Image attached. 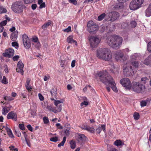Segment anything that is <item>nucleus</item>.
I'll list each match as a JSON object with an SVG mask.
<instances>
[{"label": "nucleus", "instance_id": "f257e3e1", "mask_svg": "<svg viewBox=\"0 0 151 151\" xmlns=\"http://www.w3.org/2000/svg\"><path fill=\"white\" fill-rule=\"evenodd\" d=\"M100 81L106 85V88L108 92L110 91V87L115 92H117V89L116 84L113 78L106 71H101L98 73Z\"/></svg>", "mask_w": 151, "mask_h": 151}, {"label": "nucleus", "instance_id": "f03ea898", "mask_svg": "<svg viewBox=\"0 0 151 151\" xmlns=\"http://www.w3.org/2000/svg\"><path fill=\"white\" fill-rule=\"evenodd\" d=\"M139 66V62L134 61L130 64H124L123 69L124 74L127 76H129L134 74L137 70Z\"/></svg>", "mask_w": 151, "mask_h": 151}, {"label": "nucleus", "instance_id": "7ed1b4c3", "mask_svg": "<svg viewBox=\"0 0 151 151\" xmlns=\"http://www.w3.org/2000/svg\"><path fill=\"white\" fill-rule=\"evenodd\" d=\"M109 45L115 49H118L121 45L123 39L121 37L115 35H110L107 39Z\"/></svg>", "mask_w": 151, "mask_h": 151}, {"label": "nucleus", "instance_id": "20e7f679", "mask_svg": "<svg viewBox=\"0 0 151 151\" xmlns=\"http://www.w3.org/2000/svg\"><path fill=\"white\" fill-rule=\"evenodd\" d=\"M96 56L99 59L109 61L112 58V54L110 50L107 48H103L98 49L97 51Z\"/></svg>", "mask_w": 151, "mask_h": 151}, {"label": "nucleus", "instance_id": "39448f33", "mask_svg": "<svg viewBox=\"0 0 151 151\" xmlns=\"http://www.w3.org/2000/svg\"><path fill=\"white\" fill-rule=\"evenodd\" d=\"M143 2V0H132L129 4V8L132 10H136L141 6Z\"/></svg>", "mask_w": 151, "mask_h": 151}, {"label": "nucleus", "instance_id": "423d86ee", "mask_svg": "<svg viewBox=\"0 0 151 151\" xmlns=\"http://www.w3.org/2000/svg\"><path fill=\"white\" fill-rule=\"evenodd\" d=\"M145 88V86L139 82L133 83L132 87V89L133 91L138 93H140L144 92Z\"/></svg>", "mask_w": 151, "mask_h": 151}, {"label": "nucleus", "instance_id": "0eeeda50", "mask_svg": "<svg viewBox=\"0 0 151 151\" xmlns=\"http://www.w3.org/2000/svg\"><path fill=\"white\" fill-rule=\"evenodd\" d=\"M88 40L91 46L93 48L97 46L101 41V39L98 36H90L88 37Z\"/></svg>", "mask_w": 151, "mask_h": 151}, {"label": "nucleus", "instance_id": "6e6552de", "mask_svg": "<svg viewBox=\"0 0 151 151\" xmlns=\"http://www.w3.org/2000/svg\"><path fill=\"white\" fill-rule=\"evenodd\" d=\"M88 30L90 33H95L98 30V27L96 24L93 21H89L87 25Z\"/></svg>", "mask_w": 151, "mask_h": 151}, {"label": "nucleus", "instance_id": "1a4fd4ad", "mask_svg": "<svg viewBox=\"0 0 151 151\" xmlns=\"http://www.w3.org/2000/svg\"><path fill=\"white\" fill-rule=\"evenodd\" d=\"M119 16V14L117 12L113 11L106 14V20L107 21L113 22L115 21Z\"/></svg>", "mask_w": 151, "mask_h": 151}, {"label": "nucleus", "instance_id": "9d476101", "mask_svg": "<svg viewBox=\"0 0 151 151\" xmlns=\"http://www.w3.org/2000/svg\"><path fill=\"white\" fill-rule=\"evenodd\" d=\"M22 41L24 47L26 49H29L31 46L30 40L27 35L24 34L22 35Z\"/></svg>", "mask_w": 151, "mask_h": 151}, {"label": "nucleus", "instance_id": "9b49d317", "mask_svg": "<svg viewBox=\"0 0 151 151\" xmlns=\"http://www.w3.org/2000/svg\"><path fill=\"white\" fill-rule=\"evenodd\" d=\"M120 83L124 86L126 88L127 90H130L131 87V81L127 78H124L122 79L120 81Z\"/></svg>", "mask_w": 151, "mask_h": 151}, {"label": "nucleus", "instance_id": "f8f14e48", "mask_svg": "<svg viewBox=\"0 0 151 151\" xmlns=\"http://www.w3.org/2000/svg\"><path fill=\"white\" fill-rule=\"evenodd\" d=\"M14 53V50L12 49L9 48L6 50L5 53L3 54V55L5 57L10 58L13 56Z\"/></svg>", "mask_w": 151, "mask_h": 151}, {"label": "nucleus", "instance_id": "ddd939ff", "mask_svg": "<svg viewBox=\"0 0 151 151\" xmlns=\"http://www.w3.org/2000/svg\"><path fill=\"white\" fill-rule=\"evenodd\" d=\"M58 106L59 108L58 109H54L50 106H47V109L49 111H51L55 113H56L60 112L62 110V105H59Z\"/></svg>", "mask_w": 151, "mask_h": 151}, {"label": "nucleus", "instance_id": "4468645a", "mask_svg": "<svg viewBox=\"0 0 151 151\" xmlns=\"http://www.w3.org/2000/svg\"><path fill=\"white\" fill-rule=\"evenodd\" d=\"M78 141L80 145H82L83 142L86 140V137L83 134H78Z\"/></svg>", "mask_w": 151, "mask_h": 151}, {"label": "nucleus", "instance_id": "2eb2a0df", "mask_svg": "<svg viewBox=\"0 0 151 151\" xmlns=\"http://www.w3.org/2000/svg\"><path fill=\"white\" fill-rule=\"evenodd\" d=\"M22 134L24 137H22V140L23 143L26 142L27 145L29 147H30V143L29 140L27 138V135L25 132H22Z\"/></svg>", "mask_w": 151, "mask_h": 151}, {"label": "nucleus", "instance_id": "dca6fc26", "mask_svg": "<svg viewBox=\"0 0 151 151\" xmlns=\"http://www.w3.org/2000/svg\"><path fill=\"white\" fill-rule=\"evenodd\" d=\"M7 117L8 119H12L14 121H16L17 120V114L13 112L9 113L8 114Z\"/></svg>", "mask_w": 151, "mask_h": 151}, {"label": "nucleus", "instance_id": "f3484780", "mask_svg": "<svg viewBox=\"0 0 151 151\" xmlns=\"http://www.w3.org/2000/svg\"><path fill=\"white\" fill-rule=\"evenodd\" d=\"M124 55L123 53L121 51L117 52L115 54V59L117 60H119L122 58Z\"/></svg>", "mask_w": 151, "mask_h": 151}, {"label": "nucleus", "instance_id": "a211bd4d", "mask_svg": "<svg viewBox=\"0 0 151 151\" xmlns=\"http://www.w3.org/2000/svg\"><path fill=\"white\" fill-rule=\"evenodd\" d=\"M18 36V32L17 31H15L11 34L10 38L12 41L16 40Z\"/></svg>", "mask_w": 151, "mask_h": 151}, {"label": "nucleus", "instance_id": "6ab92c4d", "mask_svg": "<svg viewBox=\"0 0 151 151\" xmlns=\"http://www.w3.org/2000/svg\"><path fill=\"white\" fill-rule=\"evenodd\" d=\"M19 3L18 2L14 3L12 4V9L14 12H18L19 10Z\"/></svg>", "mask_w": 151, "mask_h": 151}, {"label": "nucleus", "instance_id": "aec40b11", "mask_svg": "<svg viewBox=\"0 0 151 151\" xmlns=\"http://www.w3.org/2000/svg\"><path fill=\"white\" fill-rule=\"evenodd\" d=\"M145 16L149 17L151 16V3L150 4L148 8L145 10Z\"/></svg>", "mask_w": 151, "mask_h": 151}, {"label": "nucleus", "instance_id": "412c9836", "mask_svg": "<svg viewBox=\"0 0 151 151\" xmlns=\"http://www.w3.org/2000/svg\"><path fill=\"white\" fill-rule=\"evenodd\" d=\"M143 63L147 65L151 66V54L144 60Z\"/></svg>", "mask_w": 151, "mask_h": 151}, {"label": "nucleus", "instance_id": "4be33fe9", "mask_svg": "<svg viewBox=\"0 0 151 151\" xmlns=\"http://www.w3.org/2000/svg\"><path fill=\"white\" fill-rule=\"evenodd\" d=\"M53 22L50 20H49L47 22L45 23L42 26V28L43 29H46L51 24H52Z\"/></svg>", "mask_w": 151, "mask_h": 151}, {"label": "nucleus", "instance_id": "5701e85b", "mask_svg": "<svg viewBox=\"0 0 151 151\" xmlns=\"http://www.w3.org/2000/svg\"><path fill=\"white\" fill-rule=\"evenodd\" d=\"M67 41L68 43H73L75 42V45H77V42L76 40H73L72 37L71 36H69L67 38Z\"/></svg>", "mask_w": 151, "mask_h": 151}, {"label": "nucleus", "instance_id": "b1692460", "mask_svg": "<svg viewBox=\"0 0 151 151\" xmlns=\"http://www.w3.org/2000/svg\"><path fill=\"white\" fill-rule=\"evenodd\" d=\"M24 64L22 62L19 61V73H21L22 75H24Z\"/></svg>", "mask_w": 151, "mask_h": 151}, {"label": "nucleus", "instance_id": "393cba45", "mask_svg": "<svg viewBox=\"0 0 151 151\" xmlns=\"http://www.w3.org/2000/svg\"><path fill=\"white\" fill-rule=\"evenodd\" d=\"M10 110V109L9 107L6 106L3 107L2 110V113L3 115H6Z\"/></svg>", "mask_w": 151, "mask_h": 151}, {"label": "nucleus", "instance_id": "a878e982", "mask_svg": "<svg viewBox=\"0 0 151 151\" xmlns=\"http://www.w3.org/2000/svg\"><path fill=\"white\" fill-rule=\"evenodd\" d=\"M50 92L52 96H55L57 93V88L55 87L53 88L51 90Z\"/></svg>", "mask_w": 151, "mask_h": 151}, {"label": "nucleus", "instance_id": "bb28decb", "mask_svg": "<svg viewBox=\"0 0 151 151\" xmlns=\"http://www.w3.org/2000/svg\"><path fill=\"white\" fill-rule=\"evenodd\" d=\"M124 143L120 139L116 140L114 142V145L117 146L122 145Z\"/></svg>", "mask_w": 151, "mask_h": 151}, {"label": "nucleus", "instance_id": "cd10ccee", "mask_svg": "<svg viewBox=\"0 0 151 151\" xmlns=\"http://www.w3.org/2000/svg\"><path fill=\"white\" fill-rule=\"evenodd\" d=\"M5 128L9 136L11 138L13 137L14 136L12 133V130L7 127H5Z\"/></svg>", "mask_w": 151, "mask_h": 151}, {"label": "nucleus", "instance_id": "c85d7f7f", "mask_svg": "<svg viewBox=\"0 0 151 151\" xmlns=\"http://www.w3.org/2000/svg\"><path fill=\"white\" fill-rule=\"evenodd\" d=\"M70 147L71 149H73L76 147V142L74 140H71L70 142Z\"/></svg>", "mask_w": 151, "mask_h": 151}, {"label": "nucleus", "instance_id": "c756f323", "mask_svg": "<svg viewBox=\"0 0 151 151\" xmlns=\"http://www.w3.org/2000/svg\"><path fill=\"white\" fill-rule=\"evenodd\" d=\"M84 129L88 131L91 133H93L95 132V129L92 127H86L84 128Z\"/></svg>", "mask_w": 151, "mask_h": 151}, {"label": "nucleus", "instance_id": "7c9ffc66", "mask_svg": "<svg viewBox=\"0 0 151 151\" xmlns=\"http://www.w3.org/2000/svg\"><path fill=\"white\" fill-rule=\"evenodd\" d=\"M106 14L105 13H103L99 15L98 17V20L100 21L102 20L105 17H106Z\"/></svg>", "mask_w": 151, "mask_h": 151}, {"label": "nucleus", "instance_id": "2f4dec72", "mask_svg": "<svg viewBox=\"0 0 151 151\" xmlns=\"http://www.w3.org/2000/svg\"><path fill=\"white\" fill-rule=\"evenodd\" d=\"M66 137H64L63 138V140L62 142L58 145L59 147H60L61 146H63L66 140Z\"/></svg>", "mask_w": 151, "mask_h": 151}, {"label": "nucleus", "instance_id": "473e14b6", "mask_svg": "<svg viewBox=\"0 0 151 151\" xmlns=\"http://www.w3.org/2000/svg\"><path fill=\"white\" fill-rule=\"evenodd\" d=\"M52 100H54V103L55 105L57 106V107H58V105H61V104H60V103H62L63 102L61 101H60V100H55L54 99H53Z\"/></svg>", "mask_w": 151, "mask_h": 151}, {"label": "nucleus", "instance_id": "72a5a7b5", "mask_svg": "<svg viewBox=\"0 0 151 151\" xmlns=\"http://www.w3.org/2000/svg\"><path fill=\"white\" fill-rule=\"evenodd\" d=\"M122 28L124 29L127 28L129 26L128 23L127 22H123L121 24Z\"/></svg>", "mask_w": 151, "mask_h": 151}, {"label": "nucleus", "instance_id": "f704fd0d", "mask_svg": "<svg viewBox=\"0 0 151 151\" xmlns=\"http://www.w3.org/2000/svg\"><path fill=\"white\" fill-rule=\"evenodd\" d=\"M6 12V8L2 6H0V13H5Z\"/></svg>", "mask_w": 151, "mask_h": 151}, {"label": "nucleus", "instance_id": "c9c22d12", "mask_svg": "<svg viewBox=\"0 0 151 151\" xmlns=\"http://www.w3.org/2000/svg\"><path fill=\"white\" fill-rule=\"evenodd\" d=\"M148 102L149 101L147 100L145 101V100H142L141 102V106L142 107H144L146 105L147 102Z\"/></svg>", "mask_w": 151, "mask_h": 151}, {"label": "nucleus", "instance_id": "e433bc0d", "mask_svg": "<svg viewBox=\"0 0 151 151\" xmlns=\"http://www.w3.org/2000/svg\"><path fill=\"white\" fill-rule=\"evenodd\" d=\"M134 118L135 120H138L139 118V113L137 112H135L133 115Z\"/></svg>", "mask_w": 151, "mask_h": 151}, {"label": "nucleus", "instance_id": "4c0bfd02", "mask_svg": "<svg viewBox=\"0 0 151 151\" xmlns=\"http://www.w3.org/2000/svg\"><path fill=\"white\" fill-rule=\"evenodd\" d=\"M32 44L35 46V47L36 48L38 49H39L40 48L41 46L40 43L39 42H37L36 43H32Z\"/></svg>", "mask_w": 151, "mask_h": 151}, {"label": "nucleus", "instance_id": "58836bf2", "mask_svg": "<svg viewBox=\"0 0 151 151\" xmlns=\"http://www.w3.org/2000/svg\"><path fill=\"white\" fill-rule=\"evenodd\" d=\"M1 82L4 84H7L8 83L5 76L3 77V79L2 80H1Z\"/></svg>", "mask_w": 151, "mask_h": 151}, {"label": "nucleus", "instance_id": "ea45409f", "mask_svg": "<svg viewBox=\"0 0 151 151\" xmlns=\"http://www.w3.org/2000/svg\"><path fill=\"white\" fill-rule=\"evenodd\" d=\"M43 122L45 124H47L49 122L48 118L47 116H44L43 119Z\"/></svg>", "mask_w": 151, "mask_h": 151}, {"label": "nucleus", "instance_id": "a19ab883", "mask_svg": "<svg viewBox=\"0 0 151 151\" xmlns=\"http://www.w3.org/2000/svg\"><path fill=\"white\" fill-rule=\"evenodd\" d=\"M107 26H102L101 29V32H103L104 31L107 32L108 29H107Z\"/></svg>", "mask_w": 151, "mask_h": 151}, {"label": "nucleus", "instance_id": "79ce46f5", "mask_svg": "<svg viewBox=\"0 0 151 151\" xmlns=\"http://www.w3.org/2000/svg\"><path fill=\"white\" fill-rule=\"evenodd\" d=\"M136 25V22L134 21H132L130 22V25L132 27L134 28L135 27Z\"/></svg>", "mask_w": 151, "mask_h": 151}, {"label": "nucleus", "instance_id": "37998d69", "mask_svg": "<svg viewBox=\"0 0 151 151\" xmlns=\"http://www.w3.org/2000/svg\"><path fill=\"white\" fill-rule=\"evenodd\" d=\"M147 49L148 51L151 52V42H149L147 45Z\"/></svg>", "mask_w": 151, "mask_h": 151}, {"label": "nucleus", "instance_id": "c03bdc74", "mask_svg": "<svg viewBox=\"0 0 151 151\" xmlns=\"http://www.w3.org/2000/svg\"><path fill=\"white\" fill-rule=\"evenodd\" d=\"M50 140L51 141L56 142L58 141V138L56 137H51L50 138Z\"/></svg>", "mask_w": 151, "mask_h": 151}, {"label": "nucleus", "instance_id": "a18cd8bd", "mask_svg": "<svg viewBox=\"0 0 151 151\" xmlns=\"http://www.w3.org/2000/svg\"><path fill=\"white\" fill-rule=\"evenodd\" d=\"M26 87L29 92H30L31 91L32 88L29 84V85H26Z\"/></svg>", "mask_w": 151, "mask_h": 151}, {"label": "nucleus", "instance_id": "49530a36", "mask_svg": "<svg viewBox=\"0 0 151 151\" xmlns=\"http://www.w3.org/2000/svg\"><path fill=\"white\" fill-rule=\"evenodd\" d=\"M71 27L70 26H68V27L63 30V31L65 32H69L71 31Z\"/></svg>", "mask_w": 151, "mask_h": 151}, {"label": "nucleus", "instance_id": "de8ad7c7", "mask_svg": "<svg viewBox=\"0 0 151 151\" xmlns=\"http://www.w3.org/2000/svg\"><path fill=\"white\" fill-rule=\"evenodd\" d=\"M4 99L5 100L8 101H11L13 99L10 96H6L4 97Z\"/></svg>", "mask_w": 151, "mask_h": 151}, {"label": "nucleus", "instance_id": "09e8293b", "mask_svg": "<svg viewBox=\"0 0 151 151\" xmlns=\"http://www.w3.org/2000/svg\"><path fill=\"white\" fill-rule=\"evenodd\" d=\"M101 131V127H99L96 130V132L98 134H100Z\"/></svg>", "mask_w": 151, "mask_h": 151}, {"label": "nucleus", "instance_id": "8fccbe9b", "mask_svg": "<svg viewBox=\"0 0 151 151\" xmlns=\"http://www.w3.org/2000/svg\"><path fill=\"white\" fill-rule=\"evenodd\" d=\"M12 46L14 47H18V43L17 42H12Z\"/></svg>", "mask_w": 151, "mask_h": 151}, {"label": "nucleus", "instance_id": "3c124183", "mask_svg": "<svg viewBox=\"0 0 151 151\" xmlns=\"http://www.w3.org/2000/svg\"><path fill=\"white\" fill-rule=\"evenodd\" d=\"M70 129V127H68V128L67 129L65 130L64 133L66 135H68L69 134V130Z\"/></svg>", "mask_w": 151, "mask_h": 151}, {"label": "nucleus", "instance_id": "603ef678", "mask_svg": "<svg viewBox=\"0 0 151 151\" xmlns=\"http://www.w3.org/2000/svg\"><path fill=\"white\" fill-rule=\"evenodd\" d=\"M32 41L34 42L33 43H36L38 42V38L37 37L35 38H32Z\"/></svg>", "mask_w": 151, "mask_h": 151}, {"label": "nucleus", "instance_id": "864d4df0", "mask_svg": "<svg viewBox=\"0 0 151 151\" xmlns=\"http://www.w3.org/2000/svg\"><path fill=\"white\" fill-rule=\"evenodd\" d=\"M69 2L73 3L74 5H76L77 4V1L76 0H68Z\"/></svg>", "mask_w": 151, "mask_h": 151}, {"label": "nucleus", "instance_id": "5fc2aeb1", "mask_svg": "<svg viewBox=\"0 0 151 151\" xmlns=\"http://www.w3.org/2000/svg\"><path fill=\"white\" fill-rule=\"evenodd\" d=\"M10 150L14 151H18V149L17 148H15L14 146H12L9 147Z\"/></svg>", "mask_w": 151, "mask_h": 151}, {"label": "nucleus", "instance_id": "6e6d98bb", "mask_svg": "<svg viewBox=\"0 0 151 151\" xmlns=\"http://www.w3.org/2000/svg\"><path fill=\"white\" fill-rule=\"evenodd\" d=\"M38 96L40 99L41 101H42L44 100V98L41 93H39L38 94Z\"/></svg>", "mask_w": 151, "mask_h": 151}, {"label": "nucleus", "instance_id": "4d7b16f0", "mask_svg": "<svg viewBox=\"0 0 151 151\" xmlns=\"http://www.w3.org/2000/svg\"><path fill=\"white\" fill-rule=\"evenodd\" d=\"M7 22L6 20H4L1 22L0 23V25L2 26H5L6 25Z\"/></svg>", "mask_w": 151, "mask_h": 151}, {"label": "nucleus", "instance_id": "13d9d810", "mask_svg": "<svg viewBox=\"0 0 151 151\" xmlns=\"http://www.w3.org/2000/svg\"><path fill=\"white\" fill-rule=\"evenodd\" d=\"M25 127L24 126V124H19V129L22 130H24L25 129Z\"/></svg>", "mask_w": 151, "mask_h": 151}, {"label": "nucleus", "instance_id": "bf43d9fd", "mask_svg": "<svg viewBox=\"0 0 151 151\" xmlns=\"http://www.w3.org/2000/svg\"><path fill=\"white\" fill-rule=\"evenodd\" d=\"M27 127L28 129L30 131L32 132L33 131V129L32 127L30 125H28L27 126Z\"/></svg>", "mask_w": 151, "mask_h": 151}, {"label": "nucleus", "instance_id": "052dcab7", "mask_svg": "<svg viewBox=\"0 0 151 151\" xmlns=\"http://www.w3.org/2000/svg\"><path fill=\"white\" fill-rule=\"evenodd\" d=\"M45 3H42L40 4L39 8L40 9H42L43 8L45 7Z\"/></svg>", "mask_w": 151, "mask_h": 151}, {"label": "nucleus", "instance_id": "680f3d73", "mask_svg": "<svg viewBox=\"0 0 151 151\" xmlns=\"http://www.w3.org/2000/svg\"><path fill=\"white\" fill-rule=\"evenodd\" d=\"M89 87V88L91 87V86L89 85L86 86L83 89V91L85 92L87 91L88 87Z\"/></svg>", "mask_w": 151, "mask_h": 151}, {"label": "nucleus", "instance_id": "e2e57ef3", "mask_svg": "<svg viewBox=\"0 0 151 151\" xmlns=\"http://www.w3.org/2000/svg\"><path fill=\"white\" fill-rule=\"evenodd\" d=\"M76 60H73L71 63V66L72 68L74 67L75 66Z\"/></svg>", "mask_w": 151, "mask_h": 151}, {"label": "nucleus", "instance_id": "0e129e2a", "mask_svg": "<svg viewBox=\"0 0 151 151\" xmlns=\"http://www.w3.org/2000/svg\"><path fill=\"white\" fill-rule=\"evenodd\" d=\"M37 5L36 4H33L32 5V8L33 10H35L36 8Z\"/></svg>", "mask_w": 151, "mask_h": 151}, {"label": "nucleus", "instance_id": "69168bd1", "mask_svg": "<svg viewBox=\"0 0 151 151\" xmlns=\"http://www.w3.org/2000/svg\"><path fill=\"white\" fill-rule=\"evenodd\" d=\"M19 58V56L18 55H16L14 56L13 58V60L14 61L17 60Z\"/></svg>", "mask_w": 151, "mask_h": 151}, {"label": "nucleus", "instance_id": "338daca9", "mask_svg": "<svg viewBox=\"0 0 151 151\" xmlns=\"http://www.w3.org/2000/svg\"><path fill=\"white\" fill-rule=\"evenodd\" d=\"M88 104V103L87 101H84L81 104V105L82 106L83 105H87Z\"/></svg>", "mask_w": 151, "mask_h": 151}, {"label": "nucleus", "instance_id": "774afa93", "mask_svg": "<svg viewBox=\"0 0 151 151\" xmlns=\"http://www.w3.org/2000/svg\"><path fill=\"white\" fill-rule=\"evenodd\" d=\"M147 80V78L146 77H144L143 78H142L141 80L142 81H144V83H145V81Z\"/></svg>", "mask_w": 151, "mask_h": 151}]
</instances>
